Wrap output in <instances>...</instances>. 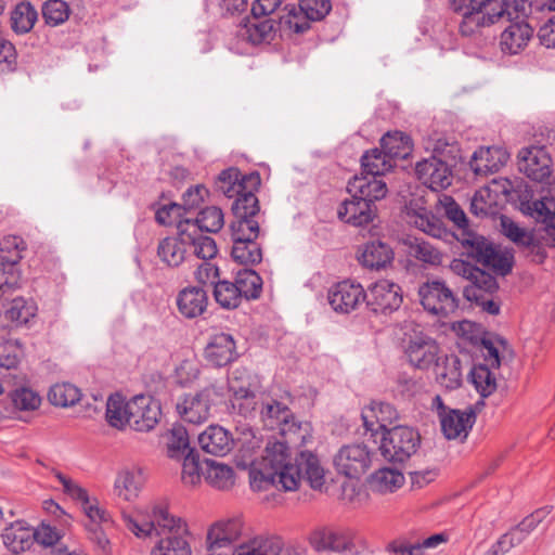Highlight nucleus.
Wrapping results in <instances>:
<instances>
[{"instance_id": "nucleus-55", "label": "nucleus", "mask_w": 555, "mask_h": 555, "mask_svg": "<svg viewBox=\"0 0 555 555\" xmlns=\"http://www.w3.org/2000/svg\"><path fill=\"white\" fill-rule=\"evenodd\" d=\"M194 232L190 233L191 241L188 243L189 253L192 251L197 258L207 261L217 255V245L214 238L197 232V227L194 225Z\"/></svg>"}, {"instance_id": "nucleus-18", "label": "nucleus", "mask_w": 555, "mask_h": 555, "mask_svg": "<svg viewBox=\"0 0 555 555\" xmlns=\"http://www.w3.org/2000/svg\"><path fill=\"white\" fill-rule=\"evenodd\" d=\"M244 522L240 517L221 519L212 524L207 531L208 551L215 553L230 547L243 534Z\"/></svg>"}, {"instance_id": "nucleus-27", "label": "nucleus", "mask_w": 555, "mask_h": 555, "mask_svg": "<svg viewBox=\"0 0 555 555\" xmlns=\"http://www.w3.org/2000/svg\"><path fill=\"white\" fill-rule=\"evenodd\" d=\"M247 189L235 197L232 204V211L234 218H251L259 212V202L255 192L261 184V178L259 172L254 171L247 176Z\"/></svg>"}, {"instance_id": "nucleus-29", "label": "nucleus", "mask_w": 555, "mask_h": 555, "mask_svg": "<svg viewBox=\"0 0 555 555\" xmlns=\"http://www.w3.org/2000/svg\"><path fill=\"white\" fill-rule=\"evenodd\" d=\"M233 442L230 431L219 425L208 426L198 436L202 450L217 456L227 455L232 450Z\"/></svg>"}, {"instance_id": "nucleus-52", "label": "nucleus", "mask_w": 555, "mask_h": 555, "mask_svg": "<svg viewBox=\"0 0 555 555\" xmlns=\"http://www.w3.org/2000/svg\"><path fill=\"white\" fill-rule=\"evenodd\" d=\"M234 283L241 296L245 299H256L261 294L262 279L251 269L240 270L235 276Z\"/></svg>"}, {"instance_id": "nucleus-49", "label": "nucleus", "mask_w": 555, "mask_h": 555, "mask_svg": "<svg viewBox=\"0 0 555 555\" xmlns=\"http://www.w3.org/2000/svg\"><path fill=\"white\" fill-rule=\"evenodd\" d=\"M167 455L170 459L181 460L189 451H195L190 448L189 434L182 425L173 426L167 435Z\"/></svg>"}, {"instance_id": "nucleus-53", "label": "nucleus", "mask_w": 555, "mask_h": 555, "mask_svg": "<svg viewBox=\"0 0 555 555\" xmlns=\"http://www.w3.org/2000/svg\"><path fill=\"white\" fill-rule=\"evenodd\" d=\"M80 390L69 383L55 384L48 392L50 403L61 408L76 404L80 400Z\"/></svg>"}, {"instance_id": "nucleus-51", "label": "nucleus", "mask_w": 555, "mask_h": 555, "mask_svg": "<svg viewBox=\"0 0 555 555\" xmlns=\"http://www.w3.org/2000/svg\"><path fill=\"white\" fill-rule=\"evenodd\" d=\"M26 243L21 236L7 235L0 241V261L2 266L13 269L22 259Z\"/></svg>"}, {"instance_id": "nucleus-38", "label": "nucleus", "mask_w": 555, "mask_h": 555, "mask_svg": "<svg viewBox=\"0 0 555 555\" xmlns=\"http://www.w3.org/2000/svg\"><path fill=\"white\" fill-rule=\"evenodd\" d=\"M499 288L498 282L490 273L478 269L475 271L473 281L463 288V295L468 301L482 299L483 296H491Z\"/></svg>"}, {"instance_id": "nucleus-42", "label": "nucleus", "mask_w": 555, "mask_h": 555, "mask_svg": "<svg viewBox=\"0 0 555 555\" xmlns=\"http://www.w3.org/2000/svg\"><path fill=\"white\" fill-rule=\"evenodd\" d=\"M205 480L214 488L227 490L234 485V470L223 463L205 460Z\"/></svg>"}, {"instance_id": "nucleus-1", "label": "nucleus", "mask_w": 555, "mask_h": 555, "mask_svg": "<svg viewBox=\"0 0 555 555\" xmlns=\"http://www.w3.org/2000/svg\"><path fill=\"white\" fill-rule=\"evenodd\" d=\"M301 479H306L313 489L323 487L325 472L319 457L311 451L302 450L293 460L289 447L282 441L268 444L259 468L253 467L249 472V483L256 491L270 487L294 491Z\"/></svg>"}, {"instance_id": "nucleus-6", "label": "nucleus", "mask_w": 555, "mask_h": 555, "mask_svg": "<svg viewBox=\"0 0 555 555\" xmlns=\"http://www.w3.org/2000/svg\"><path fill=\"white\" fill-rule=\"evenodd\" d=\"M309 543L317 552L331 551L343 555H361L362 548L350 529L320 527L309 535Z\"/></svg>"}, {"instance_id": "nucleus-58", "label": "nucleus", "mask_w": 555, "mask_h": 555, "mask_svg": "<svg viewBox=\"0 0 555 555\" xmlns=\"http://www.w3.org/2000/svg\"><path fill=\"white\" fill-rule=\"evenodd\" d=\"M410 222L413 223L415 228L433 237H441L444 233V229L439 219L426 209H421L413 214L410 217Z\"/></svg>"}, {"instance_id": "nucleus-21", "label": "nucleus", "mask_w": 555, "mask_h": 555, "mask_svg": "<svg viewBox=\"0 0 555 555\" xmlns=\"http://www.w3.org/2000/svg\"><path fill=\"white\" fill-rule=\"evenodd\" d=\"M439 421L441 431L447 439L464 440L476 422V414L472 408L452 409L447 414L444 413Z\"/></svg>"}, {"instance_id": "nucleus-48", "label": "nucleus", "mask_w": 555, "mask_h": 555, "mask_svg": "<svg viewBox=\"0 0 555 555\" xmlns=\"http://www.w3.org/2000/svg\"><path fill=\"white\" fill-rule=\"evenodd\" d=\"M362 172L380 178L392 168V159L384 149H372L361 157Z\"/></svg>"}, {"instance_id": "nucleus-25", "label": "nucleus", "mask_w": 555, "mask_h": 555, "mask_svg": "<svg viewBox=\"0 0 555 555\" xmlns=\"http://www.w3.org/2000/svg\"><path fill=\"white\" fill-rule=\"evenodd\" d=\"M347 191L351 196L364 197L365 202L375 204L387 195L388 189L382 178L362 172L349 180Z\"/></svg>"}, {"instance_id": "nucleus-31", "label": "nucleus", "mask_w": 555, "mask_h": 555, "mask_svg": "<svg viewBox=\"0 0 555 555\" xmlns=\"http://www.w3.org/2000/svg\"><path fill=\"white\" fill-rule=\"evenodd\" d=\"M232 555H288L280 537H255L236 546Z\"/></svg>"}, {"instance_id": "nucleus-16", "label": "nucleus", "mask_w": 555, "mask_h": 555, "mask_svg": "<svg viewBox=\"0 0 555 555\" xmlns=\"http://www.w3.org/2000/svg\"><path fill=\"white\" fill-rule=\"evenodd\" d=\"M327 298L336 312L350 313L366 302V292L361 284L346 280L332 286Z\"/></svg>"}, {"instance_id": "nucleus-50", "label": "nucleus", "mask_w": 555, "mask_h": 555, "mask_svg": "<svg viewBox=\"0 0 555 555\" xmlns=\"http://www.w3.org/2000/svg\"><path fill=\"white\" fill-rule=\"evenodd\" d=\"M232 258L242 264H257L262 259V251L260 245L256 240H240L232 241Z\"/></svg>"}, {"instance_id": "nucleus-3", "label": "nucleus", "mask_w": 555, "mask_h": 555, "mask_svg": "<svg viewBox=\"0 0 555 555\" xmlns=\"http://www.w3.org/2000/svg\"><path fill=\"white\" fill-rule=\"evenodd\" d=\"M122 520L126 528L138 538L168 535H186L188 526L180 517L171 514L167 504L158 503L153 505L152 513L147 519L133 517L122 513Z\"/></svg>"}, {"instance_id": "nucleus-19", "label": "nucleus", "mask_w": 555, "mask_h": 555, "mask_svg": "<svg viewBox=\"0 0 555 555\" xmlns=\"http://www.w3.org/2000/svg\"><path fill=\"white\" fill-rule=\"evenodd\" d=\"M236 36L253 46L269 43L275 36V23L271 18L251 14L238 25Z\"/></svg>"}, {"instance_id": "nucleus-24", "label": "nucleus", "mask_w": 555, "mask_h": 555, "mask_svg": "<svg viewBox=\"0 0 555 555\" xmlns=\"http://www.w3.org/2000/svg\"><path fill=\"white\" fill-rule=\"evenodd\" d=\"M361 417L365 431L376 436L388 430L387 426L397 420L398 412L390 403L374 401L362 410Z\"/></svg>"}, {"instance_id": "nucleus-13", "label": "nucleus", "mask_w": 555, "mask_h": 555, "mask_svg": "<svg viewBox=\"0 0 555 555\" xmlns=\"http://www.w3.org/2000/svg\"><path fill=\"white\" fill-rule=\"evenodd\" d=\"M130 428L135 431H150L159 422L160 404L151 396L138 395L128 401Z\"/></svg>"}, {"instance_id": "nucleus-12", "label": "nucleus", "mask_w": 555, "mask_h": 555, "mask_svg": "<svg viewBox=\"0 0 555 555\" xmlns=\"http://www.w3.org/2000/svg\"><path fill=\"white\" fill-rule=\"evenodd\" d=\"M401 287L389 280H378L366 293V305L376 313H391L402 304Z\"/></svg>"}, {"instance_id": "nucleus-45", "label": "nucleus", "mask_w": 555, "mask_h": 555, "mask_svg": "<svg viewBox=\"0 0 555 555\" xmlns=\"http://www.w3.org/2000/svg\"><path fill=\"white\" fill-rule=\"evenodd\" d=\"M404 476L401 472L392 468H380L370 477L372 491L382 494L392 493L404 485Z\"/></svg>"}, {"instance_id": "nucleus-40", "label": "nucleus", "mask_w": 555, "mask_h": 555, "mask_svg": "<svg viewBox=\"0 0 555 555\" xmlns=\"http://www.w3.org/2000/svg\"><path fill=\"white\" fill-rule=\"evenodd\" d=\"M380 147L393 160L395 158H406L412 150L413 143L410 135L402 131H389L380 139Z\"/></svg>"}, {"instance_id": "nucleus-14", "label": "nucleus", "mask_w": 555, "mask_h": 555, "mask_svg": "<svg viewBox=\"0 0 555 555\" xmlns=\"http://www.w3.org/2000/svg\"><path fill=\"white\" fill-rule=\"evenodd\" d=\"M439 353L437 341L422 332L410 336L405 346V356L410 364L420 370H428L439 360Z\"/></svg>"}, {"instance_id": "nucleus-30", "label": "nucleus", "mask_w": 555, "mask_h": 555, "mask_svg": "<svg viewBox=\"0 0 555 555\" xmlns=\"http://www.w3.org/2000/svg\"><path fill=\"white\" fill-rule=\"evenodd\" d=\"M533 29L526 22L512 23L500 37L503 53L514 55L522 51L532 38Z\"/></svg>"}, {"instance_id": "nucleus-60", "label": "nucleus", "mask_w": 555, "mask_h": 555, "mask_svg": "<svg viewBox=\"0 0 555 555\" xmlns=\"http://www.w3.org/2000/svg\"><path fill=\"white\" fill-rule=\"evenodd\" d=\"M68 15L69 8L63 0H48L42 5V16L49 25H60L68 18Z\"/></svg>"}, {"instance_id": "nucleus-4", "label": "nucleus", "mask_w": 555, "mask_h": 555, "mask_svg": "<svg viewBox=\"0 0 555 555\" xmlns=\"http://www.w3.org/2000/svg\"><path fill=\"white\" fill-rule=\"evenodd\" d=\"M261 420L264 426L279 430L286 441L294 446H305L312 440V427L309 422H299L287 405L276 400L264 403L261 408Z\"/></svg>"}, {"instance_id": "nucleus-39", "label": "nucleus", "mask_w": 555, "mask_h": 555, "mask_svg": "<svg viewBox=\"0 0 555 555\" xmlns=\"http://www.w3.org/2000/svg\"><path fill=\"white\" fill-rule=\"evenodd\" d=\"M36 314V307L33 301L22 297L14 298L4 310V320L8 322L3 327H18L27 324Z\"/></svg>"}, {"instance_id": "nucleus-64", "label": "nucleus", "mask_w": 555, "mask_h": 555, "mask_svg": "<svg viewBox=\"0 0 555 555\" xmlns=\"http://www.w3.org/2000/svg\"><path fill=\"white\" fill-rule=\"evenodd\" d=\"M23 353L22 346L17 340L8 339L0 341V366L5 369L15 367Z\"/></svg>"}, {"instance_id": "nucleus-22", "label": "nucleus", "mask_w": 555, "mask_h": 555, "mask_svg": "<svg viewBox=\"0 0 555 555\" xmlns=\"http://www.w3.org/2000/svg\"><path fill=\"white\" fill-rule=\"evenodd\" d=\"M338 218L351 225L363 227L371 223L377 216L375 204L364 201V197L351 196V199H345L338 210Z\"/></svg>"}, {"instance_id": "nucleus-46", "label": "nucleus", "mask_w": 555, "mask_h": 555, "mask_svg": "<svg viewBox=\"0 0 555 555\" xmlns=\"http://www.w3.org/2000/svg\"><path fill=\"white\" fill-rule=\"evenodd\" d=\"M310 22H312L306 12L295 5H286L284 13L280 16L279 27L282 31H288L293 34H304L310 28Z\"/></svg>"}, {"instance_id": "nucleus-33", "label": "nucleus", "mask_w": 555, "mask_h": 555, "mask_svg": "<svg viewBox=\"0 0 555 555\" xmlns=\"http://www.w3.org/2000/svg\"><path fill=\"white\" fill-rule=\"evenodd\" d=\"M3 544L18 554L29 550L34 544V529L24 520H16L7 526L2 532Z\"/></svg>"}, {"instance_id": "nucleus-32", "label": "nucleus", "mask_w": 555, "mask_h": 555, "mask_svg": "<svg viewBox=\"0 0 555 555\" xmlns=\"http://www.w3.org/2000/svg\"><path fill=\"white\" fill-rule=\"evenodd\" d=\"M358 259L363 267L379 270L391 263L393 251L382 241H371L362 246Z\"/></svg>"}, {"instance_id": "nucleus-61", "label": "nucleus", "mask_w": 555, "mask_h": 555, "mask_svg": "<svg viewBox=\"0 0 555 555\" xmlns=\"http://www.w3.org/2000/svg\"><path fill=\"white\" fill-rule=\"evenodd\" d=\"M259 236V223L251 218H235L231 223L232 241L257 240Z\"/></svg>"}, {"instance_id": "nucleus-62", "label": "nucleus", "mask_w": 555, "mask_h": 555, "mask_svg": "<svg viewBox=\"0 0 555 555\" xmlns=\"http://www.w3.org/2000/svg\"><path fill=\"white\" fill-rule=\"evenodd\" d=\"M472 380L476 389L483 397L491 395L495 390V377L491 373L490 366L479 365L474 367L472 371Z\"/></svg>"}, {"instance_id": "nucleus-9", "label": "nucleus", "mask_w": 555, "mask_h": 555, "mask_svg": "<svg viewBox=\"0 0 555 555\" xmlns=\"http://www.w3.org/2000/svg\"><path fill=\"white\" fill-rule=\"evenodd\" d=\"M418 296L424 309L434 315L447 318L459 307L453 292L440 281L423 284L418 289Z\"/></svg>"}, {"instance_id": "nucleus-17", "label": "nucleus", "mask_w": 555, "mask_h": 555, "mask_svg": "<svg viewBox=\"0 0 555 555\" xmlns=\"http://www.w3.org/2000/svg\"><path fill=\"white\" fill-rule=\"evenodd\" d=\"M552 159L543 146L522 149L518 154V167L529 179L544 182L551 177Z\"/></svg>"}, {"instance_id": "nucleus-35", "label": "nucleus", "mask_w": 555, "mask_h": 555, "mask_svg": "<svg viewBox=\"0 0 555 555\" xmlns=\"http://www.w3.org/2000/svg\"><path fill=\"white\" fill-rule=\"evenodd\" d=\"M437 382L448 390H453L462 385L461 360L454 356L439 357L434 363Z\"/></svg>"}, {"instance_id": "nucleus-43", "label": "nucleus", "mask_w": 555, "mask_h": 555, "mask_svg": "<svg viewBox=\"0 0 555 555\" xmlns=\"http://www.w3.org/2000/svg\"><path fill=\"white\" fill-rule=\"evenodd\" d=\"M38 20V12L28 1H21L11 11V28L17 35L29 33Z\"/></svg>"}, {"instance_id": "nucleus-5", "label": "nucleus", "mask_w": 555, "mask_h": 555, "mask_svg": "<svg viewBox=\"0 0 555 555\" xmlns=\"http://www.w3.org/2000/svg\"><path fill=\"white\" fill-rule=\"evenodd\" d=\"M420 446L418 431L409 426H395L383 433L379 450L385 460L404 463L417 452Z\"/></svg>"}, {"instance_id": "nucleus-59", "label": "nucleus", "mask_w": 555, "mask_h": 555, "mask_svg": "<svg viewBox=\"0 0 555 555\" xmlns=\"http://www.w3.org/2000/svg\"><path fill=\"white\" fill-rule=\"evenodd\" d=\"M411 254L418 260L430 266H438L442 261V254L440 250L420 238H414L410 245Z\"/></svg>"}, {"instance_id": "nucleus-26", "label": "nucleus", "mask_w": 555, "mask_h": 555, "mask_svg": "<svg viewBox=\"0 0 555 555\" xmlns=\"http://www.w3.org/2000/svg\"><path fill=\"white\" fill-rule=\"evenodd\" d=\"M176 304L182 317L195 319L207 310L208 296L203 287L186 286L178 293Z\"/></svg>"}, {"instance_id": "nucleus-47", "label": "nucleus", "mask_w": 555, "mask_h": 555, "mask_svg": "<svg viewBox=\"0 0 555 555\" xmlns=\"http://www.w3.org/2000/svg\"><path fill=\"white\" fill-rule=\"evenodd\" d=\"M106 421L117 429H124L127 425L130 427V415L128 413V401L119 393L111 395L106 403Z\"/></svg>"}, {"instance_id": "nucleus-63", "label": "nucleus", "mask_w": 555, "mask_h": 555, "mask_svg": "<svg viewBox=\"0 0 555 555\" xmlns=\"http://www.w3.org/2000/svg\"><path fill=\"white\" fill-rule=\"evenodd\" d=\"M11 399L14 406L20 411H35L40 406V396L26 387L15 389L11 393Z\"/></svg>"}, {"instance_id": "nucleus-10", "label": "nucleus", "mask_w": 555, "mask_h": 555, "mask_svg": "<svg viewBox=\"0 0 555 555\" xmlns=\"http://www.w3.org/2000/svg\"><path fill=\"white\" fill-rule=\"evenodd\" d=\"M228 387L231 392L232 409L243 416L250 415L257 402L255 392L251 390V377L248 371L244 367L233 370L228 378Z\"/></svg>"}, {"instance_id": "nucleus-28", "label": "nucleus", "mask_w": 555, "mask_h": 555, "mask_svg": "<svg viewBox=\"0 0 555 555\" xmlns=\"http://www.w3.org/2000/svg\"><path fill=\"white\" fill-rule=\"evenodd\" d=\"M205 359L214 366H224L235 360V341L230 334L218 333L211 336L205 348Z\"/></svg>"}, {"instance_id": "nucleus-54", "label": "nucleus", "mask_w": 555, "mask_h": 555, "mask_svg": "<svg viewBox=\"0 0 555 555\" xmlns=\"http://www.w3.org/2000/svg\"><path fill=\"white\" fill-rule=\"evenodd\" d=\"M181 480L185 487H195L201 483L205 467L199 463V455L196 451H189L182 459Z\"/></svg>"}, {"instance_id": "nucleus-57", "label": "nucleus", "mask_w": 555, "mask_h": 555, "mask_svg": "<svg viewBox=\"0 0 555 555\" xmlns=\"http://www.w3.org/2000/svg\"><path fill=\"white\" fill-rule=\"evenodd\" d=\"M214 296L216 301L223 308H236L243 297L234 282L218 281L214 286Z\"/></svg>"}, {"instance_id": "nucleus-37", "label": "nucleus", "mask_w": 555, "mask_h": 555, "mask_svg": "<svg viewBox=\"0 0 555 555\" xmlns=\"http://www.w3.org/2000/svg\"><path fill=\"white\" fill-rule=\"evenodd\" d=\"M180 223L185 229L189 225H196L197 232L217 233L224 224L223 212L219 207L210 206L201 210L196 218L191 217L180 220Z\"/></svg>"}, {"instance_id": "nucleus-23", "label": "nucleus", "mask_w": 555, "mask_h": 555, "mask_svg": "<svg viewBox=\"0 0 555 555\" xmlns=\"http://www.w3.org/2000/svg\"><path fill=\"white\" fill-rule=\"evenodd\" d=\"M509 155L500 146H481L474 152L469 162L470 169L477 176L498 172L507 162Z\"/></svg>"}, {"instance_id": "nucleus-2", "label": "nucleus", "mask_w": 555, "mask_h": 555, "mask_svg": "<svg viewBox=\"0 0 555 555\" xmlns=\"http://www.w3.org/2000/svg\"><path fill=\"white\" fill-rule=\"evenodd\" d=\"M451 8L460 15L459 33L466 38L480 35L483 28L511 15L507 0H452Z\"/></svg>"}, {"instance_id": "nucleus-8", "label": "nucleus", "mask_w": 555, "mask_h": 555, "mask_svg": "<svg viewBox=\"0 0 555 555\" xmlns=\"http://www.w3.org/2000/svg\"><path fill=\"white\" fill-rule=\"evenodd\" d=\"M372 461L373 452L362 442L344 444L333 457L336 472L354 479L360 478L370 469Z\"/></svg>"}, {"instance_id": "nucleus-7", "label": "nucleus", "mask_w": 555, "mask_h": 555, "mask_svg": "<svg viewBox=\"0 0 555 555\" xmlns=\"http://www.w3.org/2000/svg\"><path fill=\"white\" fill-rule=\"evenodd\" d=\"M54 477L62 486L63 492L80 504L83 514L90 521L87 527L101 526L111 521L109 513L100 504L98 498L89 494L87 489L61 472H54Z\"/></svg>"}, {"instance_id": "nucleus-44", "label": "nucleus", "mask_w": 555, "mask_h": 555, "mask_svg": "<svg viewBox=\"0 0 555 555\" xmlns=\"http://www.w3.org/2000/svg\"><path fill=\"white\" fill-rule=\"evenodd\" d=\"M457 240L466 249L467 256L481 264H485L490 257L489 255H492V248L494 246L483 236L469 231H464Z\"/></svg>"}, {"instance_id": "nucleus-56", "label": "nucleus", "mask_w": 555, "mask_h": 555, "mask_svg": "<svg viewBox=\"0 0 555 555\" xmlns=\"http://www.w3.org/2000/svg\"><path fill=\"white\" fill-rule=\"evenodd\" d=\"M185 537L176 534L162 538L151 555H191V547Z\"/></svg>"}, {"instance_id": "nucleus-41", "label": "nucleus", "mask_w": 555, "mask_h": 555, "mask_svg": "<svg viewBox=\"0 0 555 555\" xmlns=\"http://www.w3.org/2000/svg\"><path fill=\"white\" fill-rule=\"evenodd\" d=\"M247 176L242 175L237 168H227L219 173L216 180V188L229 198L236 197L246 191Z\"/></svg>"}, {"instance_id": "nucleus-20", "label": "nucleus", "mask_w": 555, "mask_h": 555, "mask_svg": "<svg viewBox=\"0 0 555 555\" xmlns=\"http://www.w3.org/2000/svg\"><path fill=\"white\" fill-rule=\"evenodd\" d=\"M194 225H189L185 229L182 224L178 223V235L176 237L164 238L157 248V254L162 261L170 267H178L189 253L188 243L192 240L191 232H194Z\"/></svg>"}, {"instance_id": "nucleus-36", "label": "nucleus", "mask_w": 555, "mask_h": 555, "mask_svg": "<svg viewBox=\"0 0 555 555\" xmlns=\"http://www.w3.org/2000/svg\"><path fill=\"white\" fill-rule=\"evenodd\" d=\"M143 485L144 477L140 469H127L117 475L114 489L118 498L132 502L139 496Z\"/></svg>"}, {"instance_id": "nucleus-34", "label": "nucleus", "mask_w": 555, "mask_h": 555, "mask_svg": "<svg viewBox=\"0 0 555 555\" xmlns=\"http://www.w3.org/2000/svg\"><path fill=\"white\" fill-rule=\"evenodd\" d=\"M550 196H542L538 199L521 201V211L535 219L538 222L555 221V182H548Z\"/></svg>"}, {"instance_id": "nucleus-15", "label": "nucleus", "mask_w": 555, "mask_h": 555, "mask_svg": "<svg viewBox=\"0 0 555 555\" xmlns=\"http://www.w3.org/2000/svg\"><path fill=\"white\" fill-rule=\"evenodd\" d=\"M415 173L418 180L433 191L446 190L453 180L450 165L436 156L418 162Z\"/></svg>"}, {"instance_id": "nucleus-11", "label": "nucleus", "mask_w": 555, "mask_h": 555, "mask_svg": "<svg viewBox=\"0 0 555 555\" xmlns=\"http://www.w3.org/2000/svg\"><path fill=\"white\" fill-rule=\"evenodd\" d=\"M212 395L211 389L204 388L197 392L181 396L176 403L177 413L186 423L193 425L205 423L210 416Z\"/></svg>"}]
</instances>
